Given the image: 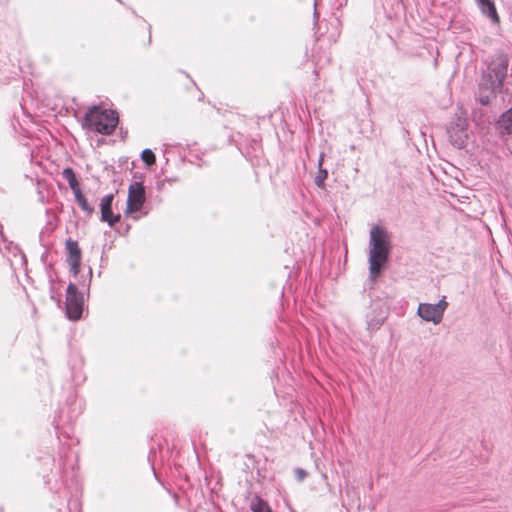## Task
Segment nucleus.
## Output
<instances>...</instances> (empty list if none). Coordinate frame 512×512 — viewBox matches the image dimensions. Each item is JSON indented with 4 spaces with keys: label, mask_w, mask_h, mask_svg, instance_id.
<instances>
[{
    "label": "nucleus",
    "mask_w": 512,
    "mask_h": 512,
    "mask_svg": "<svg viewBox=\"0 0 512 512\" xmlns=\"http://www.w3.org/2000/svg\"><path fill=\"white\" fill-rule=\"evenodd\" d=\"M391 250V233L384 226H372L368 242L369 279L372 282L381 275L389 260Z\"/></svg>",
    "instance_id": "nucleus-1"
},
{
    "label": "nucleus",
    "mask_w": 512,
    "mask_h": 512,
    "mask_svg": "<svg viewBox=\"0 0 512 512\" xmlns=\"http://www.w3.org/2000/svg\"><path fill=\"white\" fill-rule=\"evenodd\" d=\"M507 69V56L502 53L496 54L488 66L487 71L483 73L479 83L478 100L482 105L488 104L490 97L502 86L507 75Z\"/></svg>",
    "instance_id": "nucleus-2"
},
{
    "label": "nucleus",
    "mask_w": 512,
    "mask_h": 512,
    "mask_svg": "<svg viewBox=\"0 0 512 512\" xmlns=\"http://www.w3.org/2000/svg\"><path fill=\"white\" fill-rule=\"evenodd\" d=\"M118 114L111 109H103L100 106L90 107L81 122L83 129L110 135L114 132L118 124Z\"/></svg>",
    "instance_id": "nucleus-3"
},
{
    "label": "nucleus",
    "mask_w": 512,
    "mask_h": 512,
    "mask_svg": "<svg viewBox=\"0 0 512 512\" xmlns=\"http://www.w3.org/2000/svg\"><path fill=\"white\" fill-rule=\"evenodd\" d=\"M467 117L463 112L457 113L448 128L449 140L458 149L465 147L468 139Z\"/></svg>",
    "instance_id": "nucleus-4"
},
{
    "label": "nucleus",
    "mask_w": 512,
    "mask_h": 512,
    "mask_svg": "<svg viewBox=\"0 0 512 512\" xmlns=\"http://www.w3.org/2000/svg\"><path fill=\"white\" fill-rule=\"evenodd\" d=\"M447 307L448 302L444 296L436 304L420 303L417 309V314L424 321L439 324L443 319V315Z\"/></svg>",
    "instance_id": "nucleus-5"
},
{
    "label": "nucleus",
    "mask_w": 512,
    "mask_h": 512,
    "mask_svg": "<svg viewBox=\"0 0 512 512\" xmlns=\"http://www.w3.org/2000/svg\"><path fill=\"white\" fill-rule=\"evenodd\" d=\"M83 312V296L77 287L70 283L66 294V314L71 320H78Z\"/></svg>",
    "instance_id": "nucleus-6"
},
{
    "label": "nucleus",
    "mask_w": 512,
    "mask_h": 512,
    "mask_svg": "<svg viewBox=\"0 0 512 512\" xmlns=\"http://www.w3.org/2000/svg\"><path fill=\"white\" fill-rule=\"evenodd\" d=\"M145 202V188L142 183L134 182L129 186L126 213L131 214L141 210Z\"/></svg>",
    "instance_id": "nucleus-7"
},
{
    "label": "nucleus",
    "mask_w": 512,
    "mask_h": 512,
    "mask_svg": "<svg viewBox=\"0 0 512 512\" xmlns=\"http://www.w3.org/2000/svg\"><path fill=\"white\" fill-rule=\"evenodd\" d=\"M114 199L113 194L105 195L100 202L101 209V221L108 223L109 226H114L117 222L120 221L121 216L119 214L114 215L112 213V202Z\"/></svg>",
    "instance_id": "nucleus-8"
},
{
    "label": "nucleus",
    "mask_w": 512,
    "mask_h": 512,
    "mask_svg": "<svg viewBox=\"0 0 512 512\" xmlns=\"http://www.w3.org/2000/svg\"><path fill=\"white\" fill-rule=\"evenodd\" d=\"M66 249L68 252L67 261L71 267V270L76 274L78 273V269L81 261V250L76 241L71 239L66 241Z\"/></svg>",
    "instance_id": "nucleus-9"
},
{
    "label": "nucleus",
    "mask_w": 512,
    "mask_h": 512,
    "mask_svg": "<svg viewBox=\"0 0 512 512\" xmlns=\"http://www.w3.org/2000/svg\"><path fill=\"white\" fill-rule=\"evenodd\" d=\"M477 2L481 12L484 15L489 17L495 24L499 22V16L497 14L493 0H477Z\"/></svg>",
    "instance_id": "nucleus-10"
},
{
    "label": "nucleus",
    "mask_w": 512,
    "mask_h": 512,
    "mask_svg": "<svg viewBox=\"0 0 512 512\" xmlns=\"http://www.w3.org/2000/svg\"><path fill=\"white\" fill-rule=\"evenodd\" d=\"M498 127L505 133H512V107L502 114L498 121Z\"/></svg>",
    "instance_id": "nucleus-11"
},
{
    "label": "nucleus",
    "mask_w": 512,
    "mask_h": 512,
    "mask_svg": "<svg viewBox=\"0 0 512 512\" xmlns=\"http://www.w3.org/2000/svg\"><path fill=\"white\" fill-rule=\"evenodd\" d=\"M62 175L67 180L73 193H76L77 190H80L79 183L77 181L76 175L72 168H70V167L65 168L62 172Z\"/></svg>",
    "instance_id": "nucleus-12"
},
{
    "label": "nucleus",
    "mask_w": 512,
    "mask_h": 512,
    "mask_svg": "<svg viewBox=\"0 0 512 512\" xmlns=\"http://www.w3.org/2000/svg\"><path fill=\"white\" fill-rule=\"evenodd\" d=\"M74 196L77 204L86 214L91 215L94 212V207L88 203L81 190H77Z\"/></svg>",
    "instance_id": "nucleus-13"
},
{
    "label": "nucleus",
    "mask_w": 512,
    "mask_h": 512,
    "mask_svg": "<svg viewBox=\"0 0 512 512\" xmlns=\"http://www.w3.org/2000/svg\"><path fill=\"white\" fill-rule=\"evenodd\" d=\"M250 508L253 512H272L268 503L258 496L251 500Z\"/></svg>",
    "instance_id": "nucleus-14"
},
{
    "label": "nucleus",
    "mask_w": 512,
    "mask_h": 512,
    "mask_svg": "<svg viewBox=\"0 0 512 512\" xmlns=\"http://www.w3.org/2000/svg\"><path fill=\"white\" fill-rule=\"evenodd\" d=\"M328 177V171L324 168H318L317 175L315 176L314 182L319 188L325 187V180Z\"/></svg>",
    "instance_id": "nucleus-15"
},
{
    "label": "nucleus",
    "mask_w": 512,
    "mask_h": 512,
    "mask_svg": "<svg viewBox=\"0 0 512 512\" xmlns=\"http://www.w3.org/2000/svg\"><path fill=\"white\" fill-rule=\"evenodd\" d=\"M141 159L147 164L152 165L155 163V155L152 150L144 149L141 153Z\"/></svg>",
    "instance_id": "nucleus-16"
},
{
    "label": "nucleus",
    "mask_w": 512,
    "mask_h": 512,
    "mask_svg": "<svg viewBox=\"0 0 512 512\" xmlns=\"http://www.w3.org/2000/svg\"><path fill=\"white\" fill-rule=\"evenodd\" d=\"M295 476H296L298 481H302L307 476V472L304 469H302V468H297L295 470Z\"/></svg>",
    "instance_id": "nucleus-17"
},
{
    "label": "nucleus",
    "mask_w": 512,
    "mask_h": 512,
    "mask_svg": "<svg viewBox=\"0 0 512 512\" xmlns=\"http://www.w3.org/2000/svg\"><path fill=\"white\" fill-rule=\"evenodd\" d=\"M383 318L381 320H378L376 322H373V321H368L367 322V325H368V329H378L380 327V325L383 323Z\"/></svg>",
    "instance_id": "nucleus-18"
},
{
    "label": "nucleus",
    "mask_w": 512,
    "mask_h": 512,
    "mask_svg": "<svg viewBox=\"0 0 512 512\" xmlns=\"http://www.w3.org/2000/svg\"><path fill=\"white\" fill-rule=\"evenodd\" d=\"M323 161H324V154L321 153L320 154V157H319V160H318V168H323Z\"/></svg>",
    "instance_id": "nucleus-19"
}]
</instances>
